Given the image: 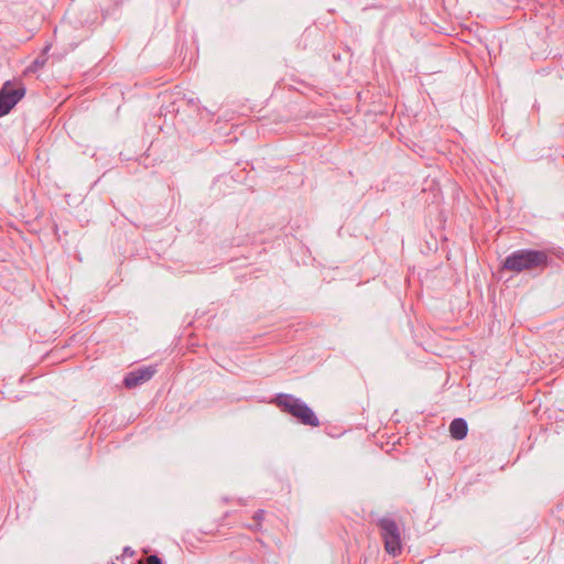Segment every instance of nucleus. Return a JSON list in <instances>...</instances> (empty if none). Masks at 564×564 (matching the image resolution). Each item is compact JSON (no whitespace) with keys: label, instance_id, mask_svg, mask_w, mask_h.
<instances>
[{"label":"nucleus","instance_id":"obj_3","mask_svg":"<svg viewBox=\"0 0 564 564\" xmlns=\"http://www.w3.org/2000/svg\"><path fill=\"white\" fill-rule=\"evenodd\" d=\"M381 530L384 549L390 555L397 556L401 553V534L397 522L392 518L383 517L377 521Z\"/></svg>","mask_w":564,"mask_h":564},{"label":"nucleus","instance_id":"obj_5","mask_svg":"<svg viewBox=\"0 0 564 564\" xmlns=\"http://www.w3.org/2000/svg\"><path fill=\"white\" fill-rule=\"evenodd\" d=\"M156 372L155 366H148L130 371L123 380L126 388L132 389L149 381Z\"/></svg>","mask_w":564,"mask_h":564},{"label":"nucleus","instance_id":"obj_7","mask_svg":"<svg viewBox=\"0 0 564 564\" xmlns=\"http://www.w3.org/2000/svg\"><path fill=\"white\" fill-rule=\"evenodd\" d=\"M52 45L51 44H46L41 53L40 56H37L32 63L31 65H29L26 67V69L24 70V74H31V73H35L37 72L39 69L43 68L47 62V53L48 51L51 50Z\"/></svg>","mask_w":564,"mask_h":564},{"label":"nucleus","instance_id":"obj_2","mask_svg":"<svg viewBox=\"0 0 564 564\" xmlns=\"http://www.w3.org/2000/svg\"><path fill=\"white\" fill-rule=\"evenodd\" d=\"M275 404L282 412L295 417L300 423L312 427L319 425V420L313 410L301 399L286 393H280L275 397Z\"/></svg>","mask_w":564,"mask_h":564},{"label":"nucleus","instance_id":"obj_6","mask_svg":"<svg viewBox=\"0 0 564 564\" xmlns=\"http://www.w3.org/2000/svg\"><path fill=\"white\" fill-rule=\"evenodd\" d=\"M449 433L454 440L462 441L467 436L468 425L465 419H454L449 424Z\"/></svg>","mask_w":564,"mask_h":564},{"label":"nucleus","instance_id":"obj_4","mask_svg":"<svg viewBox=\"0 0 564 564\" xmlns=\"http://www.w3.org/2000/svg\"><path fill=\"white\" fill-rule=\"evenodd\" d=\"M25 87L20 84L13 87L10 82H6L0 89V118L10 112V110L24 97Z\"/></svg>","mask_w":564,"mask_h":564},{"label":"nucleus","instance_id":"obj_1","mask_svg":"<svg viewBox=\"0 0 564 564\" xmlns=\"http://www.w3.org/2000/svg\"><path fill=\"white\" fill-rule=\"evenodd\" d=\"M550 262L551 258L546 250L519 249L506 257L502 268L516 273L543 271Z\"/></svg>","mask_w":564,"mask_h":564},{"label":"nucleus","instance_id":"obj_9","mask_svg":"<svg viewBox=\"0 0 564 564\" xmlns=\"http://www.w3.org/2000/svg\"><path fill=\"white\" fill-rule=\"evenodd\" d=\"M147 564H162V561L158 555H150L147 557Z\"/></svg>","mask_w":564,"mask_h":564},{"label":"nucleus","instance_id":"obj_10","mask_svg":"<svg viewBox=\"0 0 564 564\" xmlns=\"http://www.w3.org/2000/svg\"><path fill=\"white\" fill-rule=\"evenodd\" d=\"M133 555H134V551L130 546H126L123 549V556H133Z\"/></svg>","mask_w":564,"mask_h":564},{"label":"nucleus","instance_id":"obj_8","mask_svg":"<svg viewBox=\"0 0 564 564\" xmlns=\"http://www.w3.org/2000/svg\"><path fill=\"white\" fill-rule=\"evenodd\" d=\"M264 513H265V512H264V510H262V509L257 510V511L254 512V514H253L254 524L249 525V528H250V529H252V530H256V531L260 530V528H261V522H262V521H263V519H264Z\"/></svg>","mask_w":564,"mask_h":564}]
</instances>
